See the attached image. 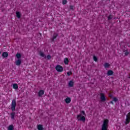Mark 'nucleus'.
Here are the masks:
<instances>
[{"label":"nucleus","mask_w":130,"mask_h":130,"mask_svg":"<svg viewBox=\"0 0 130 130\" xmlns=\"http://www.w3.org/2000/svg\"><path fill=\"white\" fill-rule=\"evenodd\" d=\"M109 122V120H108V119H106L104 120L102 125V130H107V128H108Z\"/></svg>","instance_id":"obj_1"},{"label":"nucleus","mask_w":130,"mask_h":130,"mask_svg":"<svg viewBox=\"0 0 130 130\" xmlns=\"http://www.w3.org/2000/svg\"><path fill=\"white\" fill-rule=\"evenodd\" d=\"M16 104L17 102H16V100L13 99L11 103V110H12V111H15V110H16Z\"/></svg>","instance_id":"obj_2"},{"label":"nucleus","mask_w":130,"mask_h":130,"mask_svg":"<svg viewBox=\"0 0 130 130\" xmlns=\"http://www.w3.org/2000/svg\"><path fill=\"white\" fill-rule=\"evenodd\" d=\"M78 120H80L81 121H86V118L84 116H82V114H79L77 115Z\"/></svg>","instance_id":"obj_3"},{"label":"nucleus","mask_w":130,"mask_h":130,"mask_svg":"<svg viewBox=\"0 0 130 130\" xmlns=\"http://www.w3.org/2000/svg\"><path fill=\"white\" fill-rule=\"evenodd\" d=\"M125 124H128L130 122V112L128 113L126 115V119Z\"/></svg>","instance_id":"obj_4"},{"label":"nucleus","mask_w":130,"mask_h":130,"mask_svg":"<svg viewBox=\"0 0 130 130\" xmlns=\"http://www.w3.org/2000/svg\"><path fill=\"white\" fill-rule=\"evenodd\" d=\"M55 70L57 71V72L61 73L63 71V68H62L60 65H57L55 67Z\"/></svg>","instance_id":"obj_5"},{"label":"nucleus","mask_w":130,"mask_h":130,"mask_svg":"<svg viewBox=\"0 0 130 130\" xmlns=\"http://www.w3.org/2000/svg\"><path fill=\"white\" fill-rule=\"evenodd\" d=\"M101 100L102 102H104L106 101V99L105 98V95H104V93H101Z\"/></svg>","instance_id":"obj_6"},{"label":"nucleus","mask_w":130,"mask_h":130,"mask_svg":"<svg viewBox=\"0 0 130 130\" xmlns=\"http://www.w3.org/2000/svg\"><path fill=\"white\" fill-rule=\"evenodd\" d=\"M22 62V60H21V59H18L17 60L15 61V64L16 66H21V63Z\"/></svg>","instance_id":"obj_7"},{"label":"nucleus","mask_w":130,"mask_h":130,"mask_svg":"<svg viewBox=\"0 0 130 130\" xmlns=\"http://www.w3.org/2000/svg\"><path fill=\"white\" fill-rule=\"evenodd\" d=\"M57 36H58V35L56 33H54L53 35V37L52 38V41H54V40H55V39H56V37H57Z\"/></svg>","instance_id":"obj_8"},{"label":"nucleus","mask_w":130,"mask_h":130,"mask_svg":"<svg viewBox=\"0 0 130 130\" xmlns=\"http://www.w3.org/2000/svg\"><path fill=\"white\" fill-rule=\"evenodd\" d=\"M44 94V91H43V90H41L39 91L38 96L39 97H41V96H43V95Z\"/></svg>","instance_id":"obj_9"},{"label":"nucleus","mask_w":130,"mask_h":130,"mask_svg":"<svg viewBox=\"0 0 130 130\" xmlns=\"http://www.w3.org/2000/svg\"><path fill=\"white\" fill-rule=\"evenodd\" d=\"M39 54H40V56H42V57H44V58H46V56L45 55L44 53H43V52L40 51L39 52Z\"/></svg>","instance_id":"obj_10"},{"label":"nucleus","mask_w":130,"mask_h":130,"mask_svg":"<svg viewBox=\"0 0 130 130\" xmlns=\"http://www.w3.org/2000/svg\"><path fill=\"white\" fill-rule=\"evenodd\" d=\"M2 56H3V57H8L9 56V53L7 52H4L2 54Z\"/></svg>","instance_id":"obj_11"},{"label":"nucleus","mask_w":130,"mask_h":130,"mask_svg":"<svg viewBox=\"0 0 130 130\" xmlns=\"http://www.w3.org/2000/svg\"><path fill=\"white\" fill-rule=\"evenodd\" d=\"M68 85L69 87H74V81H73V80L70 81Z\"/></svg>","instance_id":"obj_12"},{"label":"nucleus","mask_w":130,"mask_h":130,"mask_svg":"<svg viewBox=\"0 0 130 130\" xmlns=\"http://www.w3.org/2000/svg\"><path fill=\"white\" fill-rule=\"evenodd\" d=\"M107 75L108 76H112V75H113V71L112 70H109L107 72Z\"/></svg>","instance_id":"obj_13"},{"label":"nucleus","mask_w":130,"mask_h":130,"mask_svg":"<svg viewBox=\"0 0 130 130\" xmlns=\"http://www.w3.org/2000/svg\"><path fill=\"white\" fill-rule=\"evenodd\" d=\"M15 115H16L15 112H12L11 113V116L12 119H15Z\"/></svg>","instance_id":"obj_14"},{"label":"nucleus","mask_w":130,"mask_h":130,"mask_svg":"<svg viewBox=\"0 0 130 130\" xmlns=\"http://www.w3.org/2000/svg\"><path fill=\"white\" fill-rule=\"evenodd\" d=\"M16 56L17 57V58H18V59H20V58H21V57H22V55H21V54L17 53L16 55Z\"/></svg>","instance_id":"obj_15"},{"label":"nucleus","mask_w":130,"mask_h":130,"mask_svg":"<svg viewBox=\"0 0 130 130\" xmlns=\"http://www.w3.org/2000/svg\"><path fill=\"white\" fill-rule=\"evenodd\" d=\"M38 130H43V126L41 124H39L38 125Z\"/></svg>","instance_id":"obj_16"},{"label":"nucleus","mask_w":130,"mask_h":130,"mask_svg":"<svg viewBox=\"0 0 130 130\" xmlns=\"http://www.w3.org/2000/svg\"><path fill=\"white\" fill-rule=\"evenodd\" d=\"M13 88L15 89V90H18V84L14 83L13 85Z\"/></svg>","instance_id":"obj_17"},{"label":"nucleus","mask_w":130,"mask_h":130,"mask_svg":"<svg viewBox=\"0 0 130 130\" xmlns=\"http://www.w3.org/2000/svg\"><path fill=\"white\" fill-rule=\"evenodd\" d=\"M65 102L68 104L71 103V98H67L65 100Z\"/></svg>","instance_id":"obj_18"},{"label":"nucleus","mask_w":130,"mask_h":130,"mask_svg":"<svg viewBox=\"0 0 130 130\" xmlns=\"http://www.w3.org/2000/svg\"><path fill=\"white\" fill-rule=\"evenodd\" d=\"M64 63H65V64H69V59L68 58L64 59Z\"/></svg>","instance_id":"obj_19"},{"label":"nucleus","mask_w":130,"mask_h":130,"mask_svg":"<svg viewBox=\"0 0 130 130\" xmlns=\"http://www.w3.org/2000/svg\"><path fill=\"white\" fill-rule=\"evenodd\" d=\"M8 130H14V125H10L8 128Z\"/></svg>","instance_id":"obj_20"},{"label":"nucleus","mask_w":130,"mask_h":130,"mask_svg":"<svg viewBox=\"0 0 130 130\" xmlns=\"http://www.w3.org/2000/svg\"><path fill=\"white\" fill-rule=\"evenodd\" d=\"M16 17L18 18V19H20L21 18V13L19 12H16Z\"/></svg>","instance_id":"obj_21"},{"label":"nucleus","mask_w":130,"mask_h":130,"mask_svg":"<svg viewBox=\"0 0 130 130\" xmlns=\"http://www.w3.org/2000/svg\"><path fill=\"white\" fill-rule=\"evenodd\" d=\"M104 67L105 69H107V68H109V67H110V64H109V63H105Z\"/></svg>","instance_id":"obj_22"},{"label":"nucleus","mask_w":130,"mask_h":130,"mask_svg":"<svg viewBox=\"0 0 130 130\" xmlns=\"http://www.w3.org/2000/svg\"><path fill=\"white\" fill-rule=\"evenodd\" d=\"M62 4L63 5H67V4H68V0H62Z\"/></svg>","instance_id":"obj_23"},{"label":"nucleus","mask_w":130,"mask_h":130,"mask_svg":"<svg viewBox=\"0 0 130 130\" xmlns=\"http://www.w3.org/2000/svg\"><path fill=\"white\" fill-rule=\"evenodd\" d=\"M46 58H47L48 60H49L51 58V56H50V55H48L47 56H46Z\"/></svg>","instance_id":"obj_24"},{"label":"nucleus","mask_w":130,"mask_h":130,"mask_svg":"<svg viewBox=\"0 0 130 130\" xmlns=\"http://www.w3.org/2000/svg\"><path fill=\"white\" fill-rule=\"evenodd\" d=\"M93 60H94V61H98V58H97V57H96V56H93Z\"/></svg>","instance_id":"obj_25"},{"label":"nucleus","mask_w":130,"mask_h":130,"mask_svg":"<svg viewBox=\"0 0 130 130\" xmlns=\"http://www.w3.org/2000/svg\"><path fill=\"white\" fill-rule=\"evenodd\" d=\"M113 101H114V102H117L118 100L116 98H113Z\"/></svg>","instance_id":"obj_26"},{"label":"nucleus","mask_w":130,"mask_h":130,"mask_svg":"<svg viewBox=\"0 0 130 130\" xmlns=\"http://www.w3.org/2000/svg\"><path fill=\"white\" fill-rule=\"evenodd\" d=\"M112 18H113L112 15H110L108 17V20L109 21V20H111V19H112Z\"/></svg>","instance_id":"obj_27"},{"label":"nucleus","mask_w":130,"mask_h":130,"mask_svg":"<svg viewBox=\"0 0 130 130\" xmlns=\"http://www.w3.org/2000/svg\"><path fill=\"white\" fill-rule=\"evenodd\" d=\"M72 74H73V73H72V71L67 72L68 76H70V75H72Z\"/></svg>","instance_id":"obj_28"},{"label":"nucleus","mask_w":130,"mask_h":130,"mask_svg":"<svg viewBox=\"0 0 130 130\" xmlns=\"http://www.w3.org/2000/svg\"><path fill=\"white\" fill-rule=\"evenodd\" d=\"M128 54H129V53L127 51H126L125 52V55H126L127 56V55H128Z\"/></svg>","instance_id":"obj_29"},{"label":"nucleus","mask_w":130,"mask_h":130,"mask_svg":"<svg viewBox=\"0 0 130 130\" xmlns=\"http://www.w3.org/2000/svg\"><path fill=\"white\" fill-rule=\"evenodd\" d=\"M81 113H82L83 115H86V113H85V111H82Z\"/></svg>","instance_id":"obj_30"},{"label":"nucleus","mask_w":130,"mask_h":130,"mask_svg":"<svg viewBox=\"0 0 130 130\" xmlns=\"http://www.w3.org/2000/svg\"><path fill=\"white\" fill-rule=\"evenodd\" d=\"M70 9H71V10H74V6H70Z\"/></svg>","instance_id":"obj_31"},{"label":"nucleus","mask_w":130,"mask_h":130,"mask_svg":"<svg viewBox=\"0 0 130 130\" xmlns=\"http://www.w3.org/2000/svg\"><path fill=\"white\" fill-rule=\"evenodd\" d=\"M110 103H111V104H113V101H111Z\"/></svg>","instance_id":"obj_32"},{"label":"nucleus","mask_w":130,"mask_h":130,"mask_svg":"<svg viewBox=\"0 0 130 130\" xmlns=\"http://www.w3.org/2000/svg\"><path fill=\"white\" fill-rule=\"evenodd\" d=\"M1 53H2V52H1V51H0V54H1Z\"/></svg>","instance_id":"obj_33"}]
</instances>
